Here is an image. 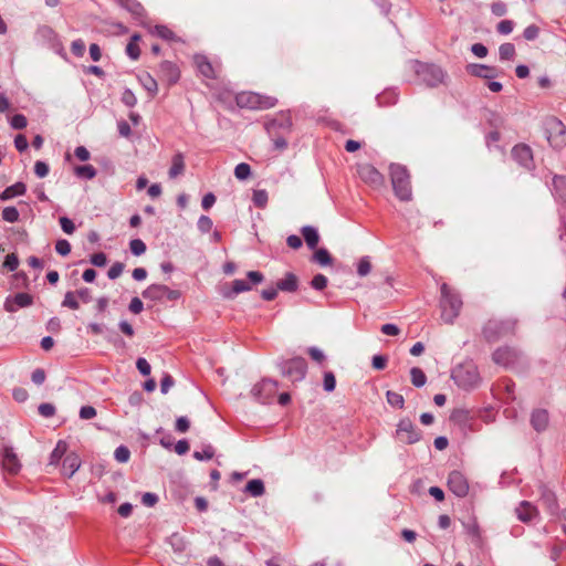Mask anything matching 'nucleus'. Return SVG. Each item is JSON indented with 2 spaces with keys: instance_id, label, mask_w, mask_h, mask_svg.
Returning a JSON list of instances; mask_svg holds the SVG:
<instances>
[{
  "instance_id": "1",
  "label": "nucleus",
  "mask_w": 566,
  "mask_h": 566,
  "mask_svg": "<svg viewBox=\"0 0 566 566\" xmlns=\"http://www.w3.org/2000/svg\"><path fill=\"white\" fill-rule=\"evenodd\" d=\"M440 307L441 318L447 324H453L462 307V300L460 295L452 292L447 283L441 285Z\"/></svg>"
},
{
  "instance_id": "2",
  "label": "nucleus",
  "mask_w": 566,
  "mask_h": 566,
  "mask_svg": "<svg viewBox=\"0 0 566 566\" xmlns=\"http://www.w3.org/2000/svg\"><path fill=\"white\" fill-rule=\"evenodd\" d=\"M280 374L292 382L302 381L307 373V363L303 357L281 358L276 361Z\"/></svg>"
},
{
  "instance_id": "3",
  "label": "nucleus",
  "mask_w": 566,
  "mask_h": 566,
  "mask_svg": "<svg viewBox=\"0 0 566 566\" xmlns=\"http://www.w3.org/2000/svg\"><path fill=\"white\" fill-rule=\"evenodd\" d=\"M390 178L395 195L402 201L411 199L410 177L405 166L398 164L390 165Z\"/></svg>"
},
{
  "instance_id": "4",
  "label": "nucleus",
  "mask_w": 566,
  "mask_h": 566,
  "mask_svg": "<svg viewBox=\"0 0 566 566\" xmlns=\"http://www.w3.org/2000/svg\"><path fill=\"white\" fill-rule=\"evenodd\" d=\"M453 381L463 389H472L480 382L478 368L472 363L461 364L453 368L451 373Z\"/></svg>"
},
{
  "instance_id": "5",
  "label": "nucleus",
  "mask_w": 566,
  "mask_h": 566,
  "mask_svg": "<svg viewBox=\"0 0 566 566\" xmlns=\"http://www.w3.org/2000/svg\"><path fill=\"white\" fill-rule=\"evenodd\" d=\"M545 135L553 148L566 146V126L558 118L552 117L545 122Z\"/></svg>"
},
{
  "instance_id": "6",
  "label": "nucleus",
  "mask_w": 566,
  "mask_h": 566,
  "mask_svg": "<svg viewBox=\"0 0 566 566\" xmlns=\"http://www.w3.org/2000/svg\"><path fill=\"white\" fill-rule=\"evenodd\" d=\"M143 297L156 303H164L165 301L175 302L181 297L178 290H171L164 284H151L142 293Z\"/></svg>"
},
{
  "instance_id": "7",
  "label": "nucleus",
  "mask_w": 566,
  "mask_h": 566,
  "mask_svg": "<svg viewBox=\"0 0 566 566\" xmlns=\"http://www.w3.org/2000/svg\"><path fill=\"white\" fill-rule=\"evenodd\" d=\"M238 104L240 106L249 107L252 109H269L277 103V99L272 96H263L258 93H242L238 96Z\"/></svg>"
},
{
  "instance_id": "8",
  "label": "nucleus",
  "mask_w": 566,
  "mask_h": 566,
  "mask_svg": "<svg viewBox=\"0 0 566 566\" xmlns=\"http://www.w3.org/2000/svg\"><path fill=\"white\" fill-rule=\"evenodd\" d=\"M416 73L428 86L432 87L441 84L446 77L443 70L436 64L417 62Z\"/></svg>"
},
{
  "instance_id": "9",
  "label": "nucleus",
  "mask_w": 566,
  "mask_h": 566,
  "mask_svg": "<svg viewBox=\"0 0 566 566\" xmlns=\"http://www.w3.org/2000/svg\"><path fill=\"white\" fill-rule=\"evenodd\" d=\"M396 437L403 443L413 444L421 440L422 432L406 417L400 419L397 423Z\"/></svg>"
},
{
  "instance_id": "10",
  "label": "nucleus",
  "mask_w": 566,
  "mask_h": 566,
  "mask_svg": "<svg viewBox=\"0 0 566 566\" xmlns=\"http://www.w3.org/2000/svg\"><path fill=\"white\" fill-rule=\"evenodd\" d=\"M279 387V382L271 378H264L252 388L253 397L261 403L271 402Z\"/></svg>"
},
{
  "instance_id": "11",
  "label": "nucleus",
  "mask_w": 566,
  "mask_h": 566,
  "mask_svg": "<svg viewBox=\"0 0 566 566\" xmlns=\"http://www.w3.org/2000/svg\"><path fill=\"white\" fill-rule=\"evenodd\" d=\"M512 158L524 169L532 171L535 169L533 150L526 144H517L511 150Z\"/></svg>"
},
{
  "instance_id": "12",
  "label": "nucleus",
  "mask_w": 566,
  "mask_h": 566,
  "mask_svg": "<svg viewBox=\"0 0 566 566\" xmlns=\"http://www.w3.org/2000/svg\"><path fill=\"white\" fill-rule=\"evenodd\" d=\"M448 488L458 497H465L469 493V481L467 476L458 471L453 470L448 476Z\"/></svg>"
},
{
  "instance_id": "13",
  "label": "nucleus",
  "mask_w": 566,
  "mask_h": 566,
  "mask_svg": "<svg viewBox=\"0 0 566 566\" xmlns=\"http://www.w3.org/2000/svg\"><path fill=\"white\" fill-rule=\"evenodd\" d=\"M514 326L515 322L489 321L483 328V334L489 342H493L500 336L513 331Z\"/></svg>"
},
{
  "instance_id": "14",
  "label": "nucleus",
  "mask_w": 566,
  "mask_h": 566,
  "mask_svg": "<svg viewBox=\"0 0 566 566\" xmlns=\"http://www.w3.org/2000/svg\"><path fill=\"white\" fill-rule=\"evenodd\" d=\"M357 172L360 179L373 188H380L385 184V177L370 164L359 165Z\"/></svg>"
},
{
  "instance_id": "15",
  "label": "nucleus",
  "mask_w": 566,
  "mask_h": 566,
  "mask_svg": "<svg viewBox=\"0 0 566 566\" xmlns=\"http://www.w3.org/2000/svg\"><path fill=\"white\" fill-rule=\"evenodd\" d=\"M33 304V297L28 293H17L15 295H9L3 304L4 311L14 313L19 308L28 307Z\"/></svg>"
},
{
  "instance_id": "16",
  "label": "nucleus",
  "mask_w": 566,
  "mask_h": 566,
  "mask_svg": "<svg viewBox=\"0 0 566 566\" xmlns=\"http://www.w3.org/2000/svg\"><path fill=\"white\" fill-rule=\"evenodd\" d=\"M159 77L166 81L168 85H174L179 81L180 71L178 66L170 61H163L159 65Z\"/></svg>"
},
{
  "instance_id": "17",
  "label": "nucleus",
  "mask_w": 566,
  "mask_h": 566,
  "mask_svg": "<svg viewBox=\"0 0 566 566\" xmlns=\"http://www.w3.org/2000/svg\"><path fill=\"white\" fill-rule=\"evenodd\" d=\"M465 71L472 76L485 80H492L497 76V70L486 64L470 63L465 66Z\"/></svg>"
},
{
  "instance_id": "18",
  "label": "nucleus",
  "mask_w": 566,
  "mask_h": 566,
  "mask_svg": "<svg viewBox=\"0 0 566 566\" xmlns=\"http://www.w3.org/2000/svg\"><path fill=\"white\" fill-rule=\"evenodd\" d=\"M532 428L536 432H543L548 428L549 424V413L546 409H534L531 413L530 419Z\"/></svg>"
},
{
  "instance_id": "19",
  "label": "nucleus",
  "mask_w": 566,
  "mask_h": 566,
  "mask_svg": "<svg viewBox=\"0 0 566 566\" xmlns=\"http://www.w3.org/2000/svg\"><path fill=\"white\" fill-rule=\"evenodd\" d=\"M265 127L270 135H273L276 129L290 132L292 128V118L289 113H281L279 116L268 122Z\"/></svg>"
},
{
  "instance_id": "20",
  "label": "nucleus",
  "mask_w": 566,
  "mask_h": 566,
  "mask_svg": "<svg viewBox=\"0 0 566 566\" xmlns=\"http://www.w3.org/2000/svg\"><path fill=\"white\" fill-rule=\"evenodd\" d=\"M2 465L12 474L18 473L21 468L20 461L11 447H6L3 449Z\"/></svg>"
},
{
  "instance_id": "21",
  "label": "nucleus",
  "mask_w": 566,
  "mask_h": 566,
  "mask_svg": "<svg viewBox=\"0 0 566 566\" xmlns=\"http://www.w3.org/2000/svg\"><path fill=\"white\" fill-rule=\"evenodd\" d=\"M552 193L557 201L566 203V177L555 175L552 182Z\"/></svg>"
},
{
  "instance_id": "22",
  "label": "nucleus",
  "mask_w": 566,
  "mask_h": 566,
  "mask_svg": "<svg viewBox=\"0 0 566 566\" xmlns=\"http://www.w3.org/2000/svg\"><path fill=\"white\" fill-rule=\"evenodd\" d=\"M80 458L75 453L67 454L63 460L62 473L67 478H71L80 469Z\"/></svg>"
},
{
  "instance_id": "23",
  "label": "nucleus",
  "mask_w": 566,
  "mask_h": 566,
  "mask_svg": "<svg viewBox=\"0 0 566 566\" xmlns=\"http://www.w3.org/2000/svg\"><path fill=\"white\" fill-rule=\"evenodd\" d=\"M193 61L200 74H202L207 78L216 77L214 70L210 61L205 55L196 54Z\"/></svg>"
},
{
  "instance_id": "24",
  "label": "nucleus",
  "mask_w": 566,
  "mask_h": 566,
  "mask_svg": "<svg viewBox=\"0 0 566 566\" xmlns=\"http://www.w3.org/2000/svg\"><path fill=\"white\" fill-rule=\"evenodd\" d=\"M541 500L543 505L552 516L558 515L559 506L557 503V497L554 492L549 490L543 491Z\"/></svg>"
},
{
  "instance_id": "25",
  "label": "nucleus",
  "mask_w": 566,
  "mask_h": 566,
  "mask_svg": "<svg viewBox=\"0 0 566 566\" xmlns=\"http://www.w3.org/2000/svg\"><path fill=\"white\" fill-rule=\"evenodd\" d=\"M27 192V186L25 184L18 181L9 187H7L1 193H0V200L7 201L18 196H23Z\"/></svg>"
},
{
  "instance_id": "26",
  "label": "nucleus",
  "mask_w": 566,
  "mask_h": 566,
  "mask_svg": "<svg viewBox=\"0 0 566 566\" xmlns=\"http://www.w3.org/2000/svg\"><path fill=\"white\" fill-rule=\"evenodd\" d=\"M116 2L130 12L135 19L142 20L145 17V9L137 0H116Z\"/></svg>"
},
{
  "instance_id": "27",
  "label": "nucleus",
  "mask_w": 566,
  "mask_h": 566,
  "mask_svg": "<svg viewBox=\"0 0 566 566\" xmlns=\"http://www.w3.org/2000/svg\"><path fill=\"white\" fill-rule=\"evenodd\" d=\"M536 513H537L536 507L533 506L527 501L521 502L518 507H516L517 518L520 521H522V522H530V521H532L534 518V516L536 515Z\"/></svg>"
},
{
  "instance_id": "28",
  "label": "nucleus",
  "mask_w": 566,
  "mask_h": 566,
  "mask_svg": "<svg viewBox=\"0 0 566 566\" xmlns=\"http://www.w3.org/2000/svg\"><path fill=\"white\" fill-rule=\"evenodd\" d=\"M514 357V352L509 347L497 348L492 355L494 363L503 366L511 364Z\"/></svg>"
},
{
  "instance_id": "29",
  "label": "nucleus",
  "mask_w": 566,
  "mask_h": 566,
  "mask_svg": "<svg viewBox=\"0 0 566 566\" xmlns=\"http://www.w3.org/2000/svg\"><path fill=\"white\" fill-rule=\"evenodd\" d=\"M280 291L283 292H295L298 287L297 276L291 272L286 273L285 276L276 283Z\"/></svg>"
},
{
  "instance_id": "30",
  "label": "nucleus",
  "mask_w": 566,
  "mask_h": 566,
  "mask_svg": "<svg viewBox=\"0 0 566 566\" xmlns=\"http://www.w3.org/2000/svg\"><path fill=\"white\" fill-rule=\"evenodd\" d=\"M250 290H251V285L247 281H244V280H234L232 282L231 290L223 291L222 295H223L224 298L232 300L238 294H240L242 292L250 291Z\"/></svg>"
},
{
  "instance_id": "31",
  "label": "nucleus",
  "mask_w": 566,
  "mask_h": 566,
  "mask_svg": "<svg viewBox=\"0 0 566 566\" xmlns=\"http://www.w3.org/2000/svg\"><path fill=\"white\" fill-rule=\"evenodd\" d=\"M302 235L308 247V249L313 250L317 247L319 241L318 231L316 228L312 226H304L301 229Z\"/></svg>"
},
{
  "instance_id": "32",
  "label": "nucleus",
  "mask_w": 566,
  "mask_h": 566,
  "mask_svg": "<svg viewBox=\"0 0 566 566\" xmlns=\"http://www.w3.org/2000/svg\"><path fill=\"white\" fill-rule=\"evenodd\" d=\"M185 170V157L181 153H177L172 156L171 167L168 171L170 178H176L181 175Z\"/></svg>"
},
{
  "instance_id": "33",
  "label": "nucleus",
  "mask_w": 566,
  "mask_h": 566,
  "mask_svg": "<svg viewBox=\"0 0 566 566\" xmlns=\"http://www.w3.org/2000/svg\"><path fill=\"white\" fill-rule=\"evenodd\" d=\"M244 492L253 497L262 496L265 493L263 481L261 479L250 480L244 488Z\"/></svg>"
},
{
  "instance_id": "34",
  "label": "nucleus",
  "mask_w": 566,
  "mask_h": 566,
  "mask_svg": "<svg viewBox=\"0 0 566 566\" xmlns=\"http://www.w3.org/2000/svg\"><path fill=\"white\" fill-rule=\"evenodd\" d=\"M67 451V443L63 440L57 441L55 448L50 454V464L55 465L64 457Z\"/></svg>"
},
{
  "instance_id": "35",
  "label": "nucleus",
  "mask_w": 566,
  "mask_h": 566,
  "mask_svg": "<svg viewBox=\"0 0 566 566\" xmlns=\"http://www.w3.org/2000/svg\"><path fill=\"white\" fill-rule=\"evenodd\" d=\"M450 420L453 423L464 428L469 423L470 416L469 412L464 409H455L452 411Z\"/></svg>"
},
{
  "instance_id": "36",
  "label": "nucleus",
  "mask_w": 566,
  "mask_h": 566,
  "mask_svg": "<svg viewBox=\"0 0 566 566\" xmlns=\"http://www.w3.org/2000/svg\"><path fill=\"white\" fill-rule=\"evenodd\" d=\"M410 378L412 385L417 388L423 387L427 382V376L423 373V370L419 367H412L410 369Z\"/></svg>"
},
{
  "instance_id": "37",
  "label": "nucleus",
  "mask_w": 566,
  "mask_h": 566,
  "mask_svg": "<svg viewBox=\"0 0 566 566\" xmlns=\"http://www.w3.org/2000/svg\"><path fill=\"white\" fill-rule=\"evenodd\" d=\"M516 51L512 43H503L499 48V56L501 61H511L515 57Z\"/></svg>"
},
{
  "instance_id": "38",
  "label": "nucleus",
  "mask_w": 566,
  "mask_h": 566,
  "mask_svg": "<svg viewBox=\"0 0 566 566\" xmlns=\"http://www.w3.org/2000/svg\"><path fill=\"white\" fill-rule=\"evenodd\" d=\"M139 82L144 86V88L148 93H150L153 96L157 93L158 84H157L156 80L150 74L147 73V74L142 75L139 77Z\"/></svg>"
},
{
  "instance_id": "39",
  "label": "nucleus",
  "mask_w": 566,
  "mask_h": 566,
  "mask_svg": "<svg viewBox=\"0 0 566 566\" xmlns=\"http://www.w3.org/2000/svg\"><path fill=\"white\" fill-rule=\"evenodd\" d=\"M74 171L78 178L87 180L93 179L97 174L96 169L92 165L77 166Z\"/></svg>"
},
{
  "instance_id": "40",
  "label": "nucleus",
  "mask_w": 566,
  "mask_h": 566,
  "mask_svg": "<svg viewBox=\"0 0 566 566\" xmlns=\"http://www.w3.org/2000/svg\"><path fill=\"white\" fill-rule=\"evenodd\" d=\"M313 261L322 266H326L332 263V256L326 249L321 248L313 254Z\"/></svg>"
},
{
  "instance_id": "41",
  "label": "nucleus",
  "mask_w": 566,
  "mask_h": 566,
  "mask_svg": "<svg viewBox=\"0 0 566 566\" xmlns=\"http://www.w3.org/2000/svg\"><path fill=\"white\" fill-rule=\"evenodd\" d=\"M386 399L387 402L394 408L402 409L405 407V399L402 395L396 391L388 390L386 392Z\"/></svg>"
},
{
  "instance_id": "42",
  "label": "nucleus",
  "mask_w": 566,
  "mask_h": 566,
  "mask_svg": "<svg viewBox=\"0 0 566 566\" xmlns=\"http://www.w3.org/2000/svg\"><path fill=\"white\" fill-rule=\"evenodd\" d=\"M268 199H269V196H268L266 190L256 189L253 191L252 201L255 207L261 208V209L265 208L268 205Z\"/></svg>"
},
{
  "instance_id": "43",
  "label": "nucleus",
  "mask_w": 566,
  "mask_h": 566,
  "mask_svg": "<svg viewBox=\"0 0 566 566\" xmlns=\"http://www.w3.org/2000/svg\"><path fill=\"white\" fill-rule=\"evenodd\" d=\"M192 455L198 461L211 460L214 455V448L211 444H207L202 451H195Z\"/></svg>"
},
{
  "instance_id": "44",
  "label": "nucleus",
  "mask_w": 566,
  "mask_h": 566,
  "mask_svg": "<svg viewBox=\"0 0 566 566\" xmlns=\"http://www.w3.org/2000/svg\"><path fill=\"white\" fill-rule=\"evenodd\" d=\"M151 33L163 40H175L176 38L175 33L166 25H156Z\"/></svg>"
},
{
  "instance_id": "45",
  "label": "nucleus",
  "mask_w": 566,
  "mask_h": 566,
  "mask_svg": "<svg viewBox=\"0 0 566 566\" xmlns=\"http://www.w3.org/2000/svg\"><path fill=\"white\" fill-rule=\"evenodd\" d=\"M251 175V167L245 163H241L234 168V176L239 180H245Z\"/></svg>"
},
{
  "instance_id": "46",
  "label": "nucleus",
  "mask_w": 566,
  "mask_h": 566,
  "mask_svg": "<svg viewBox=\"0 0 566 566\" xmlns=\"http://www.w3.org/2000/svg\"><path fill=\"white\" fill-rule=\"evenodd\" d=\"M371 271V263L368 256H363L357 264V274L360 277L368 275Z\"/></svg>"
},
{
  "instance_id": "47",
  "label": "nucleus",
  "mask_w": 566,
  "mask_h": 566,
  "mask_svg": "<svg viewBox=\"0 0 566 566\" xmlns=\"http://www.w3.org/2000/svg\"><path fill=\"white\" fill-rule=\"evenodd\" d=\"M19 211L15 207H6L3 210H2V218L4 221L7 222H10V223H13V222H17L19 220Z\"/></svg>"
},
{
  "instance_id": "48",
  "label": "nucleus",
  "mask_w": 566,
  "mask_h": 566,
  "mask_svg": "<svg viewBox=\"0 0 566 566\" xmlns=\"http://www.w3.org/2000/svg\"><path fill=\"white\" fill-rule=\"evenodd\" d=\"M129 249H130V252L136 255V256H139L142 254H144L146 252V244L143 240L140 239H133L130 240L129 242Z\"/></svg>"
},
{
  "instance_id": "49",
  "label": "nucleus",
  "mask_w": 566,
  "mask_h": 566,
  "mask_svg": "<svg viewBox=\"0 0 566 566\" xmlns=\"http://www.w3.org/2000/svg\"><path fill=\"white\" fill-rule=\"evenodd\" d=\"M114 458L119 463H126L130 458V451L125 446H119L115 449Z\"/></svg>"
},
{
  "instance_id": "50",
  "label": "nucleus",
  "mask_w": 566,
  "mask_h": 566,
  "mask_svg": "<svg viewBox=\"0 0 566 566\" xmlns=\"http://www.w3.org/2000/svg\"><path fill=\"white\" fill-rule=\"evenodd\" d=\"M62 306L69 307L71 310H77L80 307V304L76 300V294L74 292H66L64 295V300L62 302Z\"/></svg>"
},
{
  "instance_id": "51",
  "label": "nucleus",
  "mask_w": 566,
  "mask_h": 566,
  "mask_svg": "<svg viewBox=\"0 0 566 566\" xmlns=\"http://www.w3.org/2000/svg\"><path fill=\"white\" fill-rule=\"evenodd\" d=\"M197 227H198V230L201 232V233H208L211 231L212 227H213V222L211 220L210 217L208 216H201L199 219H198V222H197Z\"/></svg>"
},
{
  "instance_id": "52",
  "label": "nucleus",
  "mask_w": 566,
  "mask_h": 566,
  "mask_svg": "<svg viewBox=\"0 0 566 566\" xmlns=\"http://www.w3.org/2000/svg\"><path fill=\"white\" fill-rule=\"evenodd\" d=\"M323 387H324V390L327 392H332L335 389L336 378L332 371L324 373Z\"/></svg>"
},
{
  "instance_id": "53",
  "label": "nucleus",
  "mask_w": 566,
  "mask_h": 566,
  "mask_svg": "<svg viewBox=\"0 0 566 566\" xmlns=\"http://www.w3.org/2000/svg\"><path fill=\"white\" fill-rule=\"evenodd\" d=\"M10 125L13 129H23L28 125V119L23 114H15L11 117Z\"/></svg>"
},
{
  "instance_id": "54",
  "label": "nucleus",
  "mask_w": 566,
  "mask_h": 566,
  "mask_svg": "<svg viewBox=\"0 0 566 566\" xmlns=\"http://www.w3.org/2000/svg\"><path fill=\"white\" fill-rule=\"evenodd\" d=\"M327 283L328 280L324 274H316L311 281V286L316 291H323Z\"/></svg>"
},
{
  "instance_id": "55",
  "label": "nucleus",
  "mask_w": 566,
  "mask_h": 566,
  "mask_svg": "<svg viewBox=\"0 0 566 566\" xmlns=\"http://www.w3.org/2000/svg\"><path fill=\"white\" fill-rule=\"evenodd\" d=\"M169 543L175 552L181 553L186 548L184 538L181 536H179L178 534H172L169 538Z\"/></svg>"
},
{
  "instance_id": "56",
  "label": "nucleus",
  "mask_w": 566,
  "mask_h": 566,
  "mask_svg": "<svg viewBox=\"0 0 566 566\" xmlns=\"http://www.w3.org/2000/svg\"><path fill=\"white\" fill-rule=\"evenodd\" d=\"M3 266L10 272L15 271L19 266V259H18L17 254H14V253L8 254L4 259Z\"/></svg>"
},
{
  "instance_id": "57",
  "label": "nucleus",
  "mask_w": 566,
  "mask_h": 566,
  "mask_svg": "<svg viewBox=\"0 0 566 566\" xmlns=\"http://www.w3.org/2000/svg\"><path fill=\"white\" fill-rule=\"evenodd\" d=\"M124 264L122 262H115L107 271V276L109 280H116L119 277L124 271Z\"/></svg>"
},
{
  "instance_id": "58",
  "label": "nucleus",
  "mask_w": 566,
  "mask_h": 566,
  "mask_svg": "<svg viewBox=\"0 0 566 566\" xmlns=\"http://www.w3.org/2000/svg\"><path fill=\"white\" fill-rule=\"evenodd\" d=\"M122 102L128 107H134L137 104V98L132 90L125 88L122 94Z\"/></svg>"
},
{
  "instance_id": "59",
  "label": "nucleus",
  "mask_w": 566,
  "mask_h": 566,
  "mask_svg": "<svg viewBox=\"0 0 566 566\" xmlns=\"http://www.w3.org/2000/svg\"><path fill=\"white\" fill-rule=\"evenodd\" d=\"M85 49V43L82 39L74 40L71 44V51L77 57H82L84 55Z\"/></svg>"
},
{
  "instance_id": "60",
  "label": "nucleus",
  "mask_w": 566,
  "mask_h": 566,
  "mask_svg": "<svg viewBox=\"0 0 566 566\" xmlns=\"http://www.w3.org/2000/svg\"><path fill=\"white\" fill-rule=\"evenodd\" d=\"M55 250L60 255L65 256L71 252V244L67 240L60 239L55 243Z\"/></svg>"
},
{
  "instance_id": "61",
  "label": "nucleus",
  "mask_w": 566,
  "mask_h": 566,
  "mask_svg": "<svg viewBox=\"0 0 566 566\" xmlns=\"http://www.w3.org/2000/svg\"><path fill=\"white\" fill-rule=\"evenodd\" d=\"M539 34V28L535 24H531L524 29L523 36L527 41H534Z\"/></svg>"
},
{
  "instance_id": "62",
  "label": "nucleus",
  "mask_w": 566,
  "mask_h": 566,
  "mask_svg": "<svg viewBox=\"0 0 566 566\" xmlns=\"http://www.w3.org/2000/svg\"><path fill=\"white\" fill-rule=\"evenodd\" d=\"M50 171V168H49V165L42 160H38L35 161L34 164V174L39 177V178H44L48 176Z\"/></svg>"
},
{
  "instance_id": "63",
  "label": "nucleus",
  "mask_w": 566,
  "mask_h": 566,
  "mask_svg": "<svg viewBox=\"0 0 566 566\" xmlns=\"http://www.w3.org/2000/svg\"><path fill=\"white\" fill-rule=\"evenodd\" d=\"M90 262L97 268L105 266L107 263V256L104 252L94 253L90 258Z\"/></svg>"
},
{
  "instance_id": "64",
  "label": "nucleus",
  "mask_w": 566,
  "mask_h": 566,
  "mask_svg": "<svg viewBox=\"0 0 566 566\" xmlns=\"http://www.w3.org/2000/svg\"><path fill=\"white\" fill-rule=\"evenodd\" d=\"M39 413L44 418H50L55 415V407L52 403L43 402L38 408Z\"/></svg>"
}]
</instances>
